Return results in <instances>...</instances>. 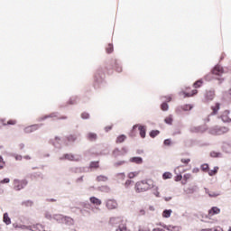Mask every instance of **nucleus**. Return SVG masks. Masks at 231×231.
I'll return each instance as SVG.
<instances>
[{
  "instance_id": "5701e85b",
  "label": "nucleus",
  "mask_w": 231,
  "mask_h": 231,
  "mask_svg": "<svg viewBox=\"0 0 231 231\" xmlns=\"http://www.w3.org/2000/svg\"><path fill=\"white\" fill-rule=\"evenodd\" d=\"M201 86H203V79H199L193 84V88H195V89L201 88Z\"/></svg>"
},
{
  "instance_id": "7c9ffc66",
  "label": "nucleus",
  "mask_w": 231,
  "mask_h": 231,
  "mask_svg": "<svg viewBox=\"0 0 231 231\" xmlns=\"http://www.w3.org/2000/svg\"><path fill=\"white\" fill-rule=\"evenodd\" d=\"M165 124H168L169 125H172V116H169L164 119Z\"/></svg>"
},
{
  "instance_id": "ea45409f",
  "label": "nucleus",
  "mask_w": 231,
  "mask_h": 231,
  "mask_svg": "<svg viewBox=\"0 0 231 231\" xmlns=\"http://www.w3.org/2000/svg\"><path fill=\"white\" fill-rule=\"evenodd\" d=\"M161 109H162V111H167V110L169 109V105H168L166 102L162 103V104L161 105Z\"/></svg>"
},
{
  "instance_id": "052dcab7",
  "label": "nucleus",
  "mask_w": 231,
  "mask_h": 231,
  "mask_svg": "<svg viewBox=\"0 0 231 231\" xmlns=\"http://www.w3.org/2000/svg\"><path fill=\"white\" fill-rule=\"evenodd\" d=\"M153 231H165V230L162 229V228H155V229H153Z\"/></svg>"
},
{
  "instance_id": "c85d7f7f",
  "label": "nucleus",
  "mask_w": 231,
  "mask_h": 231,
  "mask_svg": "<svg viewBox=\"0 0 231 231\" xmlns=\"http://www.w3.org/2000/svg\"><path fill=\"white\" fill-rule=\"evenodd\" d=\"M158 134H160V131L158 130H152V132H150L151 138H156Z\"/></svg>"
},
{
  "instance_id": "393cba45",
  "label": "nucleus",
  "mask_w": 231,
  "mask_h": 231,
  "mask_svg": "<svg viewBox=\"0 0 231 231\" xmlns=\"http://www.w3.org/2000/svg\"><path fill=\"white\" fill-rule=\"evenodd\" d=\"M217 171H219V167H215L214 170L208 171V174L210 176H216V174H217Z\"/></svg>"
},
{
  "instance_id": "6ab92c4d",
  "label": "nucleus",
  "mask_w": 231,
  "mask_h": 231,
  "mask_svg": "<svg viewBox=\"0 0 231 231\" xmlns=\"http://www.w3.org/2000/svg\"><path fill=\"white\" fill-rule=\"evenodd\" d=\"M221 107V104L216 103L214 106H211L212 113L211 115H217V111H219Z\"/></svg>"
},
{
  "instance_id": "412c9836",
  "label": "nucleus",
  "mask_w": 231,
  "mask_h": 231,
  "mask_svg": "<svg viewBox=\"0 0 231 231\" xmlns=\"http://www.w3.org/2000/svg\"><path fill=\"white\" fill-rule=\"evenodd\" d=\"M4 223H5V225L12 224V219H10V217H8V213L4 214Z\"/></svg>"
},
{
  "instance_id": "49530a36",
  "label": "nucleus",
  "mask_w": 231,
  "mask_h": 231,
  "mask_svg": "<svg viewBox=\"0 0 231 231\" xmlns=\"http://www.w3.org/2000/svg\"><path fill=\"white\" fill-rule=\"evenodd\" d=\"M201 170L204 171V172H207L208 171V164H202L201 165Z\"/></svg>"
},
{
  "instance_id": "4d7b16f0",
  "label": "nucleus",
  "mask_w": 231,
  "mask_h": 231,
  "mask_svg": "<svg viewBox=\"0 0 231 231\" xmlns=\"http://www.w3.org/2000/svg\"><path fill=\"white\" fill-rule=\"evenodd\" d=\"M201 231H216L214 228H207V229H202Z\"/></svg>"
},
{
  "instance_id": "c756f323",
  "label": "nucleus",
  "mask_w": 231,
  "mask_h": 231,
  "mask_svg": "<svg viewBox=\"0 0 231 231\" xmlns=\"http://www.w3.org/2000/svg\"><path fill=\"white\" fill-rule=\"evenodd\" d=\"M211 158H221V152H210Z\"/></svg>"
},
{
  "instance_id": "f257e3e1",
  "label": "nucleus",
  "mask_w": 231,
  "mask_h": 231,
  "mask_svg": "<svg viewBox=\"0 0 231 231\" xmlns=\"http://www.w3.org/2000/svg\"><path fill=\"white\" fill-rule=\"evenodd\" d=\"M154 188V180L149 179L146 180H140L135 183V192H147L150 189Z\"/></svg>"
},
{
  "instance_id": "79ce46f5",
  "label": "nucleus",
  "mask_w": 231,
  "mask_h": 231,
  "mask_svg": "<svg viewBox=\"0 0 231 231\" xmlns=\"http://www.w3.org/2000/svg\"><path fill=\"white\" fill-rule=\"evenodd\" d=\"M181 163H184V165H189L190 163V159L189 158H183L180 160Z\"/></svg>"
},
{
  "instance_id": "0eeeda50",
  "label": "nucleus",
  "mask_w": 231,
  "mask_h": 231,
  "mask_svg": "<svg viewBox=\"0 0 231 231\" xmlns=\"http://www.w3.org/2000/svg\"><path fill=\"white\" fill-rule=\"evenodd\" d=\"M106 207L108 210H115V208H118V203L115 199H108L106 203Z\"/></svg>"
},
{
  "instance_id": "09e8293b",
  "label": "nucleus",
  "mask_w": 231,
  "mask_h": 231,
  "mask_svg": "<svg viewBox=\"0 0 231 231\" xmlns=\"http://www.w3.org/2000/svg\"><path fill=\"white\" fill-rule=\"evenodd\" d=\"M163 143H164V145L169 146V145H171V143H171V139H165L164 142H163Z\"/></svg>"
},
{
  "instance_id": "8fccbe9b",
  "label": "nucleus",
  "mask_w": 231,
  "mask_h": 231,
  "mask_svg": "<svg viewBox=\"0 0 231 231\" xmlns=\"http://www.w3.org/2000/svg\"><path fill=\"white\" fill-rule=\"evenodd\" d=\"M80 213L82 214V216H89V211H86V209H81Z\"/></svg>"
},
{
  "instance_id": "864d4df0",
  "label": "nucleus",
  "mask_w": 231,
  "mask_h": 231,
  "mask_svg": "<svg viewBox=\"0 0 231 231\" xmlns=\"http://www.w3.org/2000/svg\"><path fill=\"white\" fill-rule=\"evenodd\" d=\"M164 98H166V102H171V100H172V97L171 96L164 97Z\"/></svg>"
},
{
  "instance_id": "f8f14e48",
  "label": "nucleus",
  "mask_w": 231,
  "mask_h": 231,
  "mask_svg": "<svg viewBox=\"0 0 231 231\" xmlns=\"http://www.w3.org/2000/svg\"><path fill=\"white\" fill-rule=\"evenodd\" d=\"M186 92H182V95H184V98H187V97H194V95H198V89H193L191 91H189L190 88H186Z\"/></svg>"
},
{
  "instance_id": "c03bdc74",
  "label": "nucleus",
  "mask_w": 231,
  "mask_h": 231,
  "mask_svg": "<svg viewBox=\"0 0 231 231\" xmlns=\"http://www.w3.org/2000/svg\"><path fill=\"white\" fill-rule=\"evenodd\" d=\"M81 118H83V120H88V118H89V114L86 112L82 113Z\"/></svg>"
},
{
  "instance_id": "f704fd0d",
  "label": "nucleus",
  "mask_w": 231,
  "mask_h": 231,
  "mask_svg": "<svg viewBox=\"0 0 231 231\" xmlns=\"http://www.w3.org/2000/svg\"><path fill=\"white\" fill-rule=\"evenodd\" d=\"M97 181H107V177L104 175H99L97 177Z\"/></svg>"
},
{
  "instance_id": "6e6d98bb",
  "label": "nucleus",
  "mask_w": 231,
  "mask_h": 231,
  "mask_svg": "<svg viewBox=\"0 0 231 231\" xmlns=\"http://www.w3.org/2000/svg\"><path fill=\"white\" fill-rule=\"evenodd\" d=\"M139 216H145V210L141 209V210L139 211Z\"/></svg>"
},
{
  "instance_id": "bf43d9fd",
  "label": "nucleus",
  "mask_w": 231,
  "mask_h": 231,
  "mask_svg": "<svg viewBox=\"0 0 231 231\" xmlns=\"http://www.w3.org/2000/svg\"><path fill=\"white\" fill-rule=\"evenodd\" d=\"M48 201H51V202H52V203H53V202L57 201V199H48Z\"/></svg>"
},
{
  "instance_id": "2eb2a0df",
  "label": "nucleus",
  "mask_w": 231,
  "mask_h": 231,
  "mask_svg": "<svg viewBox=\"0 0 231 231\" xmlns=\"http://www.w3.org/2000/svg\"><path fill=\"white\" fill-rule=\"evenodd\" d=\"M90 203H92V205H96V207H100V205H102V200H100L99 199L96 198V197H91L89 199Z\"/></svg>"
},
{
  "instance_id": "de8ad7c7",
  "label": "nucleus",
  "mask_w": 231,
  "mask_h": 231,
  "mask_svg": "<svg viewBox=\"0 0 231 231\" xmlns=\"http://www.w3.org/2000/svg\"><path fill=\"white\" fill-rule=\"evenodd\" d=\"M4 183H10V180L8 178H5L0 180V185H3Z\"/></svg>"
},
{
  "instance_id": "bb28decb",
  "label": "nucleus",
  "mask_w": 231,
  "mask_h": 231,
  "mask_svg": "<svg viewBox=\"0 0 231 231\" xmlns=\"http://www.w3.org/2000/svg\"><path fill=\"white\" fill-rule=\"evenodd\" d=\"M23 207H33V201L26 200L22 203Z\"/></svg>"
},
{
  "instance_id": "a18cd8bd",
  "label": "nucleus",
  "mask_w": 231,
  "mask_h": 231,
  "mask_svg": "<svg viewBox=\"0 0 231 231\" xmlns=\"http://www.w3.org/2000/svg\"><path fill=\"white\" fill-rule=\"evenodd\" d=\"M182 109H183L184 111H190V109H192V106H190V105H185V106L182 107Z\"/></svg>"
},
{
  "instance_id": "3c124183",
  "label": "nucleus",
  "mask_w": 231,
  "mask_h": 231,
  "mask_svg": "<svg viewBox=\"0 0 231 231\" xmlns=\"http://www.w3.org/2000/svg\"><path fill=\"white\" fill-rule=\"evenodd\" d=\"M181 180H183V176H181V175H177L175 177V181H181Z\"/></svg>"
},
{
  "instance_id": "e433bc0d",
  "label": "nucleus",
  "mask_w": 231,
  "mask_h": 231,
  "mask_svg": "<svg viewBox=\"0 0 231 231\" xmlns=\"http://www.w3.org/2000/svg\"><path fill=\"white\" fill-rule=\"evenodd\" d=\"M6 165V162H5V160L3 159L2 156H0V171H2V169H5V166Z\"/></svg>"
},
{
  "instance_id": "a19ab883",
  "label": "nucleus",
  "mask_w": 231,
  "mask_h": 231,
  "mask_svg": "<svg viewBox=\"0 0 231 231\" xmlns=\"http://www.w3.org/2000/svg\"><path fill=\"white\" fill-rule=\"evenodd\" d=\"M208 196L210 198H217V196H219V192L209 191Z\"/></svg>"
},
{
  "instance_id": "e2e57ef3",
  "label": "nucleus",
  "mask_w": 231,
  "mask_h": 231,
  "mask_svg": "<svg viewBox=\"0 0 231 231\" xmlns=\"http://www.w3.org/2000/svg\"><path fill=\"white\" fill-rule=\"evenodd\" d=\"M227 95H229V97H231V88L228 89Z\"/></svg>"
},
{
  "instance_id": "423d86ee",
  "label": "nucleus",
  "mask_w": 231,
  "mask_h": 231,
  "mask_svg": "<svg viewBox=\"0 0 231 231\" xmlns=\"http://www.w3.org/2000/svg\"><path fill=\"white\" fill-rule=\"evenodd\" d=\"M220 118L222 122H224L225 124H230L231 123L230 110H225L220 116Z\"/></svg>"
},
{
  "instance_id": "7ed1b4c3",
  "label": "nucleus",
  "mask_w": 231,
  "mask_h": 231,
  "mask_svg": "<svg viewBox=\"0 0 231 231\" xmlns=\"http://www.w3.org/2000/svg\"><path fill=\"white\" fill-rule=\"evenodd\" d=\"M13 185H14V190H23V189H24L28 185V180H19L15 179L13 182Z\"/></svg>"
},
{
  "instance_id": "37998d69",
  "label": "nucleus",
  "mask_w": 231,
  "mask_h": 231,
  "mask_svg": "<svg viewBox=\"0 0 231 231\" xmlns=\"http://www.w3.org/2000/svg\"><path fill=\"white\" fill-rule=\"evenodd\" d=\"M67 140H68L69 142H75V140H77V135H69V136L67 137Z\"/></svg>"
},
{
  "instance_id": "680f3d73",
  "label": "nucleus",
  "mask_w": 231,
  "mask_h": 231,
  "mask_svg": "<svg viewBox=\"0 0 231 231\" xmlns=\"http://www.w3.org/2000/svg\"><path fill=\"white\" fill-rule=\"evenodd\" d=\"M117 71H118V73L122 72V68H121V67H118V68H117Z\"/></svg>"
},
{
  "instance_id": "2f4dec72",
  "label": "nucleus",
  "mask_w": 231,
  "mask_h": 231,
  "mask_svg": "<svg viewBox=\"0 0 231 231\" xmlns=\"http://www.w3.org/2000/svg\"><path fill=\"white\" fill-rule=\"evenodd\" d=\"M138 174H140V172H138V171L130 172V173H128V178L130 180H133V178H136V176H138Z\"/></svg>"
},
{
  "instance_id": "aec40b11",
  "label": "nucleus",
  "mask_w": 231,
  "mask_h": 231,
  "mask_svg": "<svg viewBox=\"0 0 231 231\" xmlns=\"http://www.w3.org/2000/svg\"><path fill=\"white\" fill-rule=\"evenodd\" d=\"M191 133H205V128L202 126H194L190 129Z\"/></svg>"
},
{
  "instance_id": "39448f33",
  "label": "nucleus",
  "mask_w": 231,
  "mask_h": 231,
  "mask_svg": "<svg viewBox=\"0 0 231 231\" xmlns=\"http://www.w3.org/2000/svg\"><path fill=\"white\" fill-rule=\"evenodd\" d=\"M217 214H221V209L217 207H213L208 210L207 217L210 219L214 216H217Z\"/></svg>"
},
{
  "instance_id": "6e6552de",
  "label": "nucleus",
  "mask_w": 231,
  "mask_h": 231,
  "mask_svg": "<svg viewBox=\"0 0 231 231\" xmlns=\"http://www.w3.org/2000/svg\"><path fill=\"white\" fill-rule=\"evenodd\" d=\"M64 158H65V160H69V162H80V156L79 155L66 153L64 155Z\"/></svg>"
},
{
  "instance_id": "13d9d810",
  "label": "nucleus",
  "mask_w": 231,
  "mask_h": 231,
  "mask_svg": "<svg viewBox=\"0 0 231 231\" xmlns=\"http://www.w3.org/2000/svg\"><path fill=\"white\" fill-rule=\"evenodd\" d=\"M164 199H165L166 201H171V199H172V198H171V197H165Z\"/></svg>"
},
{
  "instance_id": "f3484780",
  "label": "nucleus",
  "mask_w": 231,
  "mask_h": 231,
  "mask_svg": "<svg viewBox=\"0 0 231 231\" xmlns=\"http://www.w3.org/2000/svg\"><path fill=\"white\" fill-rule=\"evenodd\" d=\"M98 138V135L95 133H88L87 134V139L89 141V142H97V139Z\"/></svg>"
},
{
  "instance_id": "20e7f679",
  "label": "nucleus",
  "mask_w": 231,
  "mask_h": 231,
  "mask_svg": "<svg viewBox=\"0 0 231 231\" xmlns=\"http://www.w3.org/2000/svg\"><path fill=\"white\" fill-rule=\"evenodd\" d=\"M125 154H127V148L125 147L122 148L121 150L116 148L112 152V156L115 160H118L120 156H125Z\"/></svg>"
},
{
  "instance_id": "473e14b6",
  "label": "nucleus",
  "mask_w": 231,
  "mask_h": 231,
  "mask_svg": "<svg viewBox=\"0 0 231 231\" xmlns=\"http://www.w3.org/2000/svg\"><path fill=\"white\" fill-rule=\"evenodd\" d=\"M163 180H171L172 178V173L171 172H164L162 175Z\"/></svg>"
},
{
  "instance_id": "c9c22d12",
  "label": "nucleus",
  "mask_w": 231,
  "mask_h": 231,
  "mask_svg": "<svg viewBox=\"0 0 231 231\" xmlns=\"http://www.w3.org/2000/svg\"><path fill=\"white\" fill-rule=\"evenodd\" d=\"M116 231H127V227L124 224H119Z\"/></svg>"
},
{
  "instance_id": "5fc2aeb1",
  "label": "nucleus",
  "mask_w": 231,
  "mask_h": 231,
  "mask_svg": "<svg viewBox=\"0 0 231 231\" xmlns=\"http://www.w3.org/2000/svg\"><path fill=\"white\" fill-rule=\"evenodd\" d=\"M113 129V126H106V128H105V131L106 132V133H108V131H111Z\"/></svg>"
},
{
  "instance_id": "603ef678",
  "label": "nucleus",
  "mask_w": 231,
  "mask_h": 231,
  "mask_svg": "<svg viewBox=\"0 0 231 231\" xmlns=\"http://www.w3.org/2000/svg\"><path fill=\"white\" fill-rule=\"evenodd\" d=\"M131 183H133V180H126L125 183V187H129V185H131Z\"/></svg>"
},
{
  "instance_id": "69168bd1",
  "label": "nucleus",
  "mask_w": 231,
  "mask_h": 231,
  "mask_svg": "<svg viewBox=\"0 0 231 231\" xmlns=\"http://www.w3.org/2000/svg\"><path fill=\"white\" fill-rule=\"evenodd\" d=\"M228 231H231V226H229V229H228Z\"/></svg>"
},
{
  "instance_id": "4c0bfd02",
  "label": "nucleus",
  "mask_w": 231,
  "mask_h": 231,
  "mask_svg": "<svg viewBox=\"0 0 231 231\" xmlns=\"http://www.w3.org/2000/svg\"><path fill=\"white\" fill-rule=\"evenodd\" d=\"M124 163H125V161H116L115 162H114V167H121V165H124Z\"/></svg>"
},
{
  "instance_id": "dca6fc26",
  "label": "nucleus",
  "mask_w": 231,
  "mask_h": 231,
  "mask_svg": "<svg viewBox=\"0 0 231 231\" xmlns=\"http://www.w3.org/2000/svg\"><path fill=\"white\" fill-rule=\"evenodd\" d=\"M213 75H223V67L216 66L212 70Z\"/></svg>"
},
{
  "instance_id": "4468645a",
  "label": "nucleus",
  "mask_w": 231,
  "mask_h": 231,
  "mask_svg": "<svg viewBox=\"0 0 231 231\" xmlns=\"http://www.w3.org/2000/svg\"><path fill=\"white\" fill-rule=\"evenodd\" d=\"M37 129H39V126L37 125H33L25 127L23 131L26 134H30V133H33V131H37Z\"/></svg>"
},
{
  "instance_id": "9b49d317",
  "label": "nucleus",
  "mask_w": 231,
  "mask_h": 231,
  "mask_svg": "<svg viewBox=\"0 0 231 231\" xmlns=\"http://www.w3.org/2000/svg\"><path fill=\"white\" fill-rule=\"evenodd\" d=\"M0 124H2V125H15V124H17V120L9 119L6 121V119H0Z\"/></svg>"
},
{
  "instance_id": "b1692460",
  "label": "nucleus",
  "mask_w": 231,
  "mask_h": 231,
  "mask_svg": "<svg viewBox=\"0 0 231 231\" xmlns=\"http://www.w3.org/2000/svg\"><path fill=\"white\" fill-rule=\"evenodd\" d=\"M171 214H172V210L166 209L162 212V217H171Z\"/></svg>"
},
{
  "instance_id": "0e129e2a",
  "label": "nucleus",
  "mask_w": 231,
  "mask_h": 231,
  "mask_svg": "<svg viewBox=\"0 0 231 231\" xmlns=\"http://www.w3.org/2000/svg\"><path fill=\"white\" fill-rule=\"evenodd\" d=\"M119 176H120L121 178H125V174H124V173L119 174Z\"/></svg>"
},
{
  "instance_id": "a878e982",
  "label": "nucleus",
  "mask_w": 231,
  "mask_h": 231,
  "mask_svg": "<svg viewBox=\"0 0 231 231\" xmlns=\"http://www.w3.org/2000/svg\"><path fill=\"white\" fill-rule=\"evenodd\" d=\"M125 135L122 134L119 135L116 139V143H122L123 142H125Z\"/></svg>"
},
{
  "instance_id": "a211bd4d",
  "label": "nucleus",
  "mask_w": 231,
  "mask_h": 231,
  "mask_svg": "<svg viewBox=\"0 0 231 231\" xmlns=\"http://www.w3.org/2000/svg\"><path fill=\"white\" fill-rule=\"evenodd\" d=\"M130 162L132 163H136L137 165H142V163H143L142 157H132L130 158Z\"/></svg>"
},
{
  "instance_id": "72a5a7b5",
  "label": "nucleus",
  "mask_w": 231,
  "mask_h": 231,
  "mask_svg": "<svg viewBox=\"0 0 231 231\" xmlns=\"http://www.w3.org/2000/svg\"><path fill=\"white\" fill-rule=\"evenodd\" d=\"M113 51H114V49H113V44L109 43V44L106 46V53H113Z\"/></svg>"
},
{
  "instance_id": "f03ea898",
  "label": "nucleus",
  "mask_w": 231,
  "mask_h": 231,
  "mask_svg": "<svg viewBox=\"0 0 231 231\" xmlns=\"http://www.w3.org/2000/svg\"><path fill=\"white\" fill-rule=\"evenodd\" d=\"M230 131L229 127L226 126H215L210 129V134L214 136H221V134H226Z\"/></svg>"
},
{
  "instance_id": "4be33fe9",
  "label": "nucleus",
  "mask_w": 231,
  "mask_h": 231,
  "mask_svg": "<svg viewBox=\"0 0 231 231\" xmlns=\"http://www.w3.org/2000/svg\"><path fill=\"white\" fill-rule=\"evenodd\" d=\"M191 178H192V175H190L189 173L184 174L182 185H186L187 181H189V180H190Z\"/></svg>"
},
{
  "instance_id": "cd10ccee",
  "label": "nucleus",
  "mask_w": 231,
  "mask_h": 231,
  "mask_svg": "<svg viewBox=\"0 0 231 231\" xmlns=\"http://www.w3.org/2000/svg\"><path fill=\"white\" fill-rule=\"evenodd\" d=\"M206 98L207 100H214V92H207Z\"/></svg>"
},
{
  "instance_id": "9d476101",
  "label": "nucleus",
  "mask_w": 231,
  "mask_h": 231,
  "mask_svg": "<svg viewBox=\"0 0 231 231\" xmlns=\"http://www.w3.org/2000/svg\"><path fill=\"white\" fill-rule=\"evenodd\" d=\"M124 219L121 217H111L109 220V225L112 226H116V225H120V223H123Z\"/></svg>"
},
{
  "instance_id": "1a4fd4ad",
  "label": "nucleus",
  "mask_w": 231,
  "mask_h": 231,
  "mask_svg": "<svg viewBox=\"0 0 231 231\" xmlns=\"http://www.w3.org/2000/svg\"><path fill=\"white\" fill-rule=\"evenodd\" d=\"M136 127H138V129H139L141 138H145V134L147 131L145 126L140 125H134L133 129H136Z\"/></svg>"
},
{
  "instance_id": "ddd939ff",
  "label": "nucleus",
  "mask_w": 231,
  "mask_h": 231,
  "mask_svg": "<svg viewBox=\"0 0 231 231\" xmlns=\"http://www.w3.org/2000/svg\"><path fill=\"white\" fill-rule=\"evenodd\" d=\"M163 228H165L166 230H169V231H180L181 230V226H172V225H165L163 226Z\"/></svg>"
},
{
  "instance_id": "58836bf2",
  "label": "nucleus",
  "mask_w": 231,
  "mask_h": 231,
  "mask_svg": "<svg viewBox=\"0 0 231 231\" xmlns=\"http://www.w3.org/2000/svg\"><path fill=\"white\" fill-rule=\"evenodd\" d=\"M98 167H99L98 162H92L90 163V169H98Z\"/></svg>"
}]
</instances>
